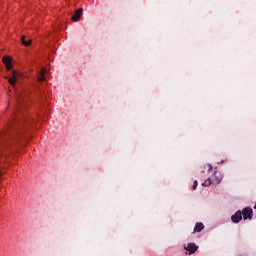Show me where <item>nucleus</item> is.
<instances>
[{
  "instance_id": "f257e3e1",
  "label": "nucleus",
  "mask_w": 256,
  "mask_h": 256,
  "mask_svg": "<svg viewBox=\"0 0 256 256\" xmlns=\"http://www.w3.org/2000/svg\"><path fill=\"white\" fill-rule=\"evenodd\" d=\"M35 91L36 95H42L43 92L39 90V85L35 82H30L23 86L21 91L16 96V101L18 103V114L16 115L15 123L0 136V144L11 145V143H16L23 137V134L31 127L33 120L27 114L23 113L21 107L23 103L29 101V95Z\"/></svg>"
},
{
  "instance_id": "f03ea898",
  "label": "nucleus",
  "mask_w": 256,
  "mask_h": 256,
  "mask_svg": "<svg viewBox=\"0 0 256 256\" xmlns=\"http://www.w3.org/2000/svg\"><path fill=\"white\" fill-rule=\"evenodd\" d=\"M21 77H23V73L18 71H13L12 77L8 78V82L10 83V85H12V87H15V83H18Z\"/></svg>"
},
{
  "instance_id": "7ed1b4c3",
  "label": "nucleus",
  "mask_w": 256,
  "mask_h": 256,
  "mask_svg": "<svg viewBox=\"0 0 256 256\" xmlns=\"http://www.w3.org/2000/svg\"><path fill=\"white\" fill-rule=\"evenodd\" d=\"M211 179L214 185H219V183H221L223 180V174H221L219 171H215Z\"/></svg>"
},
{
  "instance_id": "20e7f679",
  "label": "nucleus",
  "mask_w": 256,
  "mask_h": 256,
  "mask_svg": "<svg viewBox=\"0 0 256 256\" xmlns=\"http://www.w3.org/2000/svg\"><path fill=\"white\" fill-rule=\"evenodd\" d=\"M12 59H11V57H9V56H4L3 58H2V62L4 63V65H5V67H6V69H7V71H11V69H13V63H12Z\"/></svg>"
},
{
  "instance_id": "39448f33",
  "label": "nucleus",
  "mask_w": 256,
  "mask_h": 256,
  "mask_svg": "<svg viewBox=\"0 0 256 256\" xmlns=\"http://www.w3.org/2000/svg\"><path fill=\"white\" fill-rule=\"evenodd\" d=\"M242 215L245 220L253 218V209L251 207L244 208L242 210Z\"/></svg>"
},
{
  "instance_id": "423d86ee",
  "label": "nucleus",
  "mask_w": 256,
  "mask_h": 256,
  "mask_svg": "<svg viewBox=\"0 0 256 256\" xmlns=\"http://www.w3.org/2000/svg\"><path fill=\"white\" fill-rule=\"evenodd\" d=\"M81 17H83V8L75 11V13L72 15V21L77 23V21H80Z\"/></svg>"
},
{
  "instance_id": "0eeeda50",
  "label": "nucleus",
  "mask_w": 256,
  "mask_h": 256,
  "mask_svg": "<svg viewBox=\"0 0 256 256\" xmlns=\"http://www.w3.org/2000/svg\"><path fill=\"white\" fill-rule=\"evenodd\" d=\"M46 73H47V69H45V68L38 70L37 79H38L39 83H43V81H45L47 79L45 77Z\"/></svg>"
},
{
  "instance_id": "6e6552de",
  "label": "nucleus",
  "mask_w": 256,
  "mask_h": 256,
  "mask_svg": "<svg viewBox=\"0 0 256 256\" xmlns=\"http://www.w3.org/2000/svg\"><path fill=\"white\" fill-rule=\"evenodd\" d=\"M184 249L188 251L189 255H193V253H195L197 249H199V247L195 245V243H189L187 246L184 247Z\"/></svg>"
},
{
  "instance_id": "1a4fd4ad",
  "label": "nucleus",
  "mask_w": 256,
  "mask_h": 256,
  "mask_svg": "<svg viewBox=\"0 0 256 256\" xmlns=\"http://www.w3.org/2000/svg\"><path fill=\"white\" fill-rule=\"evenodd\" d=\"M241 219H243V214L239 210L235 214H233L231 217V220L233 223H239Z\"/></svg>"
},
{
  "instance_id": "9d476101",
  "label": "nucleus",
  "mask_w": 256,
  "mask_h": 256,
  "mask_svg": "<svg viewBox=\"0 0 256 256\" xmlns=\"http://www.w3.org/2000/svg\"><path fill=\"white\" fill-rule=\"evenodd\" d=\"M203 229H205V226L203 225V223H197L196 226L194 227V231L196 233L203 231Z\"/></svg>"
},
{
  "instance_id": "9b49d317",
  "label": "nucleus",
  "mask_w": 256,
  "mask_h": 256,
  "mask_svg": "<svg viewBox=\"0 0 256 256\" xmlns=\"http://www.w3.org/2000/svg\"><path fill=\"white\" fill-rule=\"evenodd\" d=\"M21 41H22V44L25 45V47H29V45H31V39L26 40L25 35L21 36Z\"/></svg>"
},
{
  "instance_id": "f8f14e48",
  "label": "nucleus",
  "mask_w": 256,
  "mask_h": 256,
  "mask_svg": "<svg viewBox=\"0 0 256 256\" xmlns=\"http://www.w3.org/2000/svg\"><path fill=\"white\" fill-rule=\"evenodd\" d=\"M203 187H209L210 185H213V179L208 178L202 183Z\"/></svg>"
},
{
  "instance_id": "ddd939ff",
  "label": "nucleus",
  "mask_w": 256,
  "mask_h": 256,
  "mask_svg": "<svg viewBox=\"0 0 256 256\" xmlns=\"http://www.w3.org/2000/svg\"><path fill=\"white\" fill-rule=\"evenodd\" d=\"M213 171V166L211 164H208V173H211Z\"/></svg>"
},
{
  "instance_id": "4468645a",
  "label": "nucleus",
  "mask_w": 256,
  "mask_h": 256,
  "mask_svg": "<svg viewBox=\"0 0 256 256\" xmlns=\"http://www.w3.org/2000/svg\"><path fill=\"white\" fill-rule=\"evenodd\" d=\"M197 185H199V183L197 182V180L194 181V184H193V189H197Z\"/></svg>"
},
{
  "instance_id": "2eb2a0df",
  "label": "nucleus",
  "mask_w": 256,
  "mask_h": 256,
  "mask_svg": "<svg viewBox=\"0 0 256 256\" xmlns=\"http://www.w3.org/2000/svg\"><path fill=\"white\" fill-rule=\"evenodd\" d=\"M1 175H3V173L0 172V177H1Z\"/></svg>"
},
{
  "instance_id": "dca6fc26",
  "label": "nucleus",
  "mask_w": 256,
  "mask_h": 256,
  "mask_svg": "<svg viewBox=\"0 0 256 256\" xmlns=\"http://www.w3.org/2000/svg\"><path fill=\"white\" fill-rule=\"evenodd\" d=\"M254 209H256V204H255V206H254Z\"/></svg>"
}]
</instances>
